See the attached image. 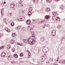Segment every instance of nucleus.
I'll list each match as a JSON object with an SVG mask.
<instances>
[{
    "instance_id": "ddd939ff",
    "label": "nucleus",
    "mask_w": 65,
    "mask_h": 65,
    "mask_svg": "<svg viewBox=\"0 0 65 65\" xmlns=\"http://www.w3.org/2000/svg\"><path fill=\"white\" fill-rule=\"evenodd\" d=\"M55 19L57 21H59L60 20V19L58 17H56L55 18Z\"/></svg>"
},
{
    "instance_id": "4c0bfd02",
    "label": "nucleus",
    "mask_w": 65,
    "mask_h": 65,
    "mask_svg": "<svg viewBox=\"0 0 65 65\" xmlns=\"http://www.w3.org/2000/svg\"><path fill=\"white\" fill-rule=\"evenodd\" d=\"M22 1H20L19 2V4H21V3H22Z\"/></svg>"
},
{
    "instance_id": "20e7f679",
    "label": "nucleus",
    "mask_w": 65,
    "mask_h": 65,
    "mask_svg": "<svg viewBox=\"0 0 65 65\" xmlns=\"http://www.w3.org/2000/svg\"><path fill=\"white\" fill-rule=\"evenodd\" d=\"M18 19L19 21H23V20H24V17L23 16H20V17L19 19Z\"/></svg>"
},
{
    "instance_id": "9d476101",
    "label": "nucleus",
    "mask_w": 65,
    "mask_h": 65,
    "mask_svg": "<svg viewBox=\"0 0 65 65\" xmlns=\"http://www.w3.org/2000/svg\"><path fill=\"white\" fill-rule=\"evenodd\" d=\"M50 10L51 9H50V8H46V11L47 12H49V11H50Z\"/></svg>"
},
{
    "instance_id": "680f3d73",
    "label": "nucleus",
    "mask_w": 65,
    "mask_h": 65,
    "mask_svg": "<svg viewBox=\"0 0 65 65\" xmlns=\"http://www.w3.org/2000/svg\"><path fill=\"white\" fill-rule=\"evenodd\" d=\"M48 26H50V25H48Z\"/></svg>"
},
{
    "instance_id": "58836bf2",
    "label": "nucleus",
    "mask_w": 65,
    "mask_h": 65,
    "mask_svg": "<svg viewBox=\"0 0 65 65\" xmlns=\"http://www.w3.org/2000/svg\"><path fill=\"white\" fill-rule=\"evenodd\" d=\"M14 62V61H11V63H12V64H14V62Z\"/></svg>"
},
{
    "instance_id": "338daca9",
    "label": "nucleus",
    "mask_w": 65,
    "mask_h": 65,
    "mask_svg": "<svg viewBox=\"0 0 65 65\" xmlns=\"http://www.w3.org/2000/svg\"><path fill=\"white\" fill-rule=\"evenodd\" d=\"M42 59H43V58H42Z\"/></svg>"
},
{
    "instance_id": "e433bc0d",
    "label": "nucleus",
    "mask_w": 65,
    "mask_h": 65,
    "mask_svg": "<svg viewBox=\"0 0 65 65\" xmlns=\"http://www.w3.org/2000/svg\"><path fill=\"white\" fill-rule=\"evenodd\" d=\"M58 28H61V26L60 25H59L58 26Z\"/></svg>"
},
{
    "instance_id": "1a4fd4ad",
    "label": "nucleus",
    "mask_w": 65,
    "mask_h": 65,
    "mask_svg": "<svg viewBox=\"0 0 65 65\" xmlns=\"http://www.w3.org/2000/svg\"><path fill=\"white\" fill-rule=\"evenodd\" d=\"M28 11H29V12H30V13H31V12L32 11V8L31 7H30L29 8Z\"/></svg>"
},
{
    "instance_id": "c9c22d12",
    "label": "nucleus",
    "mask_w": 65,
    "mask_h": 65,
    "mask_svg": "<svg viewBox=\"0 0 65 65\" xmlns=\"http://www.w3.org/2000/svg\"><path fill=\"white\" fill-rule=\"evenodd\" d=\"M1 14H2L1 16L2 17V16H3V15H4V13H1Z\"/></svg>"
},
{
    "instance_id": "39448f33",
    "label": "nucleus",
    "mask_w": 65,
    "mask_h": 65,
    "mask_svg": "<svg viewBox=\"0 0 65 65\" xmlns=\"http://www.w3.org/2000/svg\"><path fill=\"white\" fill-rule=\"evenodd\" d=\"M56 31L55 30H53L52 31V34L53 36H55V35L56 34Z\"/></svg>"
},
{
    "instance_id": "2f4dec72",
    "label": "nucleus",
    "mask_w": 65,
    "mask_h": 65,
    "mask_svg": "<svg viewBox=\"0 0 65 65\" xmlns=\"http://www.w3.org/2000/svg\"><path fill=\"white\" fill-rule=\"evenodd\" d=\"M61 40H62V41H63V40H64V37L62 38L61 39Z\"/></svg>"
},
{
    "instance_id": "5fc2aeb1",
    "label": "nucleus",
    "mask_w": 65,
    "mask_h": 65,
    "mask_svg": "<svg viewBox=\"0 0 65 65\" xmlns=\"http://www.w3.org/2000/svg\"><path fill=\"white\" fill-rule=\"evenodd\" d=\"M3 20H6V18L4 19Z\"/></svg>"
},
{
    "instance_id": "5701e85b",
    "label": "nucleus",
    "mask_w": 65,
    "mask_h": 65,
    "mask_svg": "<svg viewBox=\"0 0 65 65\" xmlns=\"http://www.w3.org/2000/svg\"><path fill=\"white\" fill-rule=\"evenodd\" d=\"M30 55H31V53H29V54H28V58H30Z\"/></svg>"
},
{
    "instance_id": "3c124183",
    "label": "nucleus",
    "mask_w": 65,
    "mask_h": 65,
    "mask_svg": "<svg viewBox=\"0 0 65 65\" xmlns=\"http://www.w3.org/2000/svg\"><path fill=\"white\" fill-rule=\"evenodd\" d=\"M10 56H9L8 57V58H10Z\"/></svg>"
},
{
    "instance_id": "4d7b16f0",
    "label": "nucleus",
    "mask_w": 65,
    "mask_h": 65,
    "mask_svg": "<svg viewBox=\"0 0 65 65\" xmlns=\"http://www.w3.org/2000/svg\"><path fill=\"white\" fill-rule=\"evenodd\" d=\"M44 60H43V62H44Z\"/></svg>"
},
{
    "instance_id": "f3484780",
    "label": "nucleus",
    "mask_w": 65,
    "mask_h": 65,
    "mask_svg": "<svg viewBox=\"0 0 65 65\" xmlns=\"http://www.w3.org/2000/svg\"><path fill=\"white\" fill-rule=\"evenodd\" d=\"M17 44L18 45H20V46H22L23 45V44L22 43H17Z\"/></svg>"
},
{
    "instance_id": "6e6552de",
    "label": "nucleus",
    "mask_w": 65,
    "mask_h": 65,
    "mask_svg": "<svg viewBox=\"0 0 65 65\" xmlns=\"http://www.w3.org/2000/svg\"><path fill=\"white\" fill-rule=\"evenodd\" d=\"M52 14L53 15H58V13L56 12H53L52 13Z\"/></svg>"
},
{
    "instance_id": "f704fd0d",
    "label": "nucleus",
    "mask_w": 65,
    "mask_h": 65,
    "mask_svg": "<svg viewBox=\"0 0 65 65\" xmlns=\"http://www.w3.org/2000/svg\"><path fill=\"white\" fill-rule=\"evenodd\" d=\"M4 10V9H2L1 11V13H2V12H3Z\"/></svg>"
},
{
    "instance_id": "774afa93",
    "label": "nucleus",
    "mask_w": 65,
    "mask_h": 65,
    "mask_svg": "<svg viewBox=\"0 0 65 65\" xmlns=\"http://www.w3.org/2000/svg\"><path fill=\"white\" fill-rule=\"evenodd\" d=\"M28 51V52H29V51Z\"/></svg>"
},
{
    "instance_id": "9b49d317",
    "label": "nucleus",
    "mask_w": 65,
    "mask_h": 65,
    "mask_svg": "<svg viewBox=\"0 0 65 65\" xmlns=\"http://www.w3.org/2000/svg\"><path fill=\"white\" fill-rule=\"evenodd\" d=\"M26 23L28 25H30L31 23V21H29V20H27L26 21Z\"/></svg>"
},
{
    "instance_id": "09e8293b",
    "label": "nucleus",
    "mask_w": 65,
    "mask_h": 65,
    "mask_svg": "<svg viewBox=\"0 0 65 65\" xmlns=\"http://www.w3.org/2000/svg\"><path fill=\"white\" fill-rule=\"evenodd\" d=\"M22 59V58H20L19 59V60H21V59Z\"/></svg>"
},
{
    "instance_id": "69168bd1",
    "label": "nucleus",
    "mask_w": 65,
    "mask_h": 65,
    "mask_svg": "<svg viewBox=\"0 0 65 65\" xmlns=\"http://www.w3.org/2000/svg\"><path fill=\"white\" fill-rule=\"evenodd\" d=\"M33 21H34V20H33Z\"/></svg>"
},
{
    "instance_id": "f03ea898",
    "label": "nucleus",
    "mask_w": 65,
    "mask_h": 65,
    "mask_svg": "<svg viewBox=\"0 0 65 65\" xmlns=\"http://www.w3.org/2000/svg\"><path fill=\"white\" fill-rule=\"evenodd\" d=\"M15 5L14 4V3H12L10 4V7L11 8H14Z\"/></svg>"
},
{
    "instance_id": "aec40b11",
    "label": "nucleus",
    "mask_w": 65,
    "mask_h": 65,
    "mask_svg": "<svg viewBox=\"0 0 65 65\" xmlns=\"http://www.w3.org/2000/svg\"><path fill=\"white\" fill-rule=\"evenodd\" d=\"M46 24H44L43 26V28L44 29V28H45V27H46Z\"/></svg>"
},
{
    "instance_id": "412c9836",
    "label": "nucleus",
    "mask_w": 65,
    "mask_h": 65,
    "mask_svg": "<svg viewBox=\"0 0 65 65\" xmlns=\"http://www.w3.org/2000/svg\"><path fill=\"white\" fill-rule=\"evenodd\" d=\"M23 53H21L20 55V57H23Z\"/></svg>"
},
{
    "instance_id": "393cba45",
    "label": "nucleus",
    "mask_w": 65,
    "mask_h": 65,
    "mask_svg": "<svg viewBox=\"0 0 65 65\" xmlns=\"http://www.w3.org/2000/svg\"><path fill=\"white\" fill-rule=\"evenodd\" d=\"M5 30H6V31H7V32H8V33H9V32H10V29H8V30H6V29H5Z\"/></svg>"
},
{
    "instance_id": "cd10ccee",
    "label": "nucleus",
    "mask_w": 65,
    "mask_h": 65,
    "mask_svg": "<svg viewBox=\"0 0 65 65\" xmlns=\"http://www.w3.org/2000/svg\"><path fill=\"white\" fill-rule=\"evenodd\" d=\"M15 49L14 48H13L12 50V51L13 52H15Z\"/></svg>"
},
{
    "instance_id": "7c9ffc66",
    "label": "nucleus",
    "mask_w": 65,
    "mask_h": 65,
    "mask_svg": "<svg viewBox=\"0 0 65 65\" xmlns=\"http://www.w3.org/2000/svg\"><path fill=\"white\" fill-rule=\"evenodd\" d=\"M2 34H0V38L2 37Z\"/></svg>"
},
{
    "instance_id": "6e6d98bb",
    "label": "nucleus",
    "mask_w": 65,
    "mask_h": 65,
    "mask_svg": "<svg viewBox=\"0 0 65 65\" xmlns=\"http://www.w3.org/2000/svg\"><path fill=\"white\" fill-rule=\"evenodd\" d=\"M55 18V17H53V18H52V19H54Z\"/></svg>"
},
{
    "instance_id": "423d86ee",
    "label": "nucleus",
    "mask_w": 65,
    "mask_h": 65,
    "mask_svg": "<svg viewBox=\"0 0 65 65\" xmlns=\"http://www.w3.org/2000/svg\"><path fill=\"white\" fill-rule=\"evenodd\" d=\"M42 51L43 52V53H45L46 52V49H45V48H44V47H43Z\"/></svg>"
},
{
    "instance_id": "c03bdc74",
    "label": "nucleus",
    "mask_w": 65,
    "mask_h": 65,
    "mask_svg": "<svg viewBox=\"0 0 65 65\" xmlns=\"http://www.w3.org/2000/svg\"><path fill=\"white\" fill-rule=\"evenodd\" d=\"M63 63H65V60L63 61Z\"/></svg>"
},
{
    "instance_id": "8fccbe9b",
    "label": "nucleus",
    "mask_w": 65,
    "mask_h": 65,
    "mask_svg": "<svg viewBox=\"0 0 65 65\" xmlns=\"http://www.w3.org/2000/svg\"><path fill=\"white\" fill-rule=\"evenodd\" d=\"M59 59H57V61H59Z\"/></svg>"
},
{
    "instance_id": "13d9d810",
    "label": "nucleus",
    "mask_w": 65,
    "mask_h": 65,
    "mask_svg": "<svg viewBox=\"0 0 65 65\" xmlns=\"http://www.w3.org/2000/svg\"><path fill=\"white\" fill-rule=\"evenodd\" d=\"M52 61H53V59H52Z\"/></svg>"
},
{
    "instance_id": "37998d69",
    "label": "nucleus",
    "mask_w": 65,
    "mask_h": 65,
    "mask_svg": "<svg viewBox=\"0 0 65 65\" xmlns=\"http://www.w3.org/2000/svg\"><path fill=\"white\" fill-rule=\"evenodd\" d=\"M37 0H33V1L34 2H35V1H36Z\"/></svg>"
},
{
    "instance_id": "a19ab883",
    "label": "nucleus",
    "mask_w": 65,
    "mask_h": 65,
    "mask_svg": "<svg viewBox=\"0 0 65 65\" xmlns=\"http://www.w3.org/2000/svg\"><path fill=\"white\" fill-rule=\"evenodd\" d=\"M41 39L42 40H43V39H43V37L41 38Z\"/></svg>"
},
{
    "instance_id": "473e14b6",
    "label": "nucleus",
    "mask_w": 65,
    "mask_h": 65,
    "mask_svg": "<svg viewBox=\"0 0 65 65\" xmlns=\"http://www.w3.org/2000/svg\"><path fill=\"white\" fill-rule=\"evenodd\" d=\"M7 48H8V49H10V47L8 46H7Z\"/></svg>"
},
{
    "instance_id": "b1692460",
    "label": "nucleus",
    "mask_w": 65,
    "mask_h": 65,
    "mask_svg": "<svg viewBox=\"0 0 65 65\" xmlns=\"http://www.w3.org/2000/svg\"><path fill=\"white\" fill-rule=\"evenodd\" d=\"M46 1H47V2H48V3H50L52 1V0H46Z\"/></svg>"
},
{
    "instance_id": "c85d7f7f",
    "label": "nucleus",
    "mask_w": 65,
    "mask_h": 65,
    "mask_svg": "<svg viewBox=\"0 0 65 65\" xmlns=\"http://www.w3.org/2000/svg\"><path fill=\"white\" fill-rule=\"evenodd\" d=\"M60 8L61 9H63V6H61L60 7Z\"/></svg>"
},
{
    "instance_id": "e2e57ef3",
    "label": "nucleus",
    "mask_w": 65,
    "mask_h": 65,
    "mask_svg": "<svg viewBox=\"0 0 65 65\" xmlns=\"http://www.w3.org/2000/svg\"><path fill=\"white\" fill-rule=\"evenodd\" d=\"M59 62H60V63H61V61H60Z\"/></svg>"
},
{
    "instance_id": "6ab92c4d",
    "label": "nucleus",
    "mask_w": 65,
    "mask_h": 65,
    "mask_svg": "<svg viewBox=\"0 0 65 65\" xmlns=\"http://www.w3.org/2000/svg\"><path fill=\"white\" fill-rule=\"evenodd\" d=\"M11 16H12V14L11 13H9V14H8V16L9 17H11Z\"/></svg>"
},
{
    "instance_id": "0e129e2a",
    "label": "nucleus",
    "mask_w": 65,
    "mask_h": 65,
    "mask_svg": "<svg viewBox=\"0 0 65 65\" xmlns=\"http://www.w3.org/2000/svg\"><path fill=\"white\" fill-rule=\"evenodd\" d=\"M48 48V50H49V48Z\"/></svg>"
},
{
    "instance_id": "dca6fc26",
    "label": "nucleus",
    "mask_w": 65,
    "mask_h": 65,
    "mask_svg": "<svg viewBox=\"0 0 65 65\" xmlns=\"http://www.w3.org/2000/svg\"><path fill=\"white\" fill-rule=\"evenodd\" d=\"M12 37H15L16 36V34L15 33H13L12 34Z\"/></svg>"
},
{
    "instance_id": "864d4df0",
    "label": "nucleus",
    "mask_w": 65,
    "mask_h": 65,
    "mask_svg": "<svg viewBox=\"0 0 65 65\" xmlns=\"http://www.w3.org/2000/svg\"><path fill=\"white\" fill-rule=\"evenodd\" d=\"M31 33L32 34H33V33H34V32H32Z\"/></svg>"
},
{
    "instance_id": "f8f14e48",
    "label": "nucleus",
    "mask_w": 65,
    "mask_h": 65,
    "mask_svg": "<svg viewBox=\"0 0 65 65\" xmlns=\"http://www.w3.org/2000/svg\"><path fill=\"white\" fill-rule=\"evenodd\" d=\"M13 56L15 58H17L18 57V55L15 54L13 55Z\"/></svg>"
},
{
    "instance_id": "f257e3e1",
    "label": "nucleus",
    "mask_w": 65,
    "mask_h": 65,
    "mask_svg": "<svg viewBox=\"0 0 65 65\" xmlns=\"http://www.w3.org/2000/svg\"><path fill=\"white\" fill-rule=\"evenodd\" d=\"M35 37L34 36H32L30 38H29L28 40L27 39H23V41L24 43H27L28 42L29 44L30 45H33V44H34V43H35L36 41L34 39V38H35Z\"/></svg>"
},
{
    "instance_id": "49530a36",
    "label": "nucleus",
    "mask_w": 65,
    "mask_h": 65,
    "mask_svg": "<svg viewBox=\"0 0 65 65\" xmlns=\"http://www.w3.org/2000/svg\"><path fill=\"white\" fill-rule=\"evenodd\" d=\"M21 6H23V4H21Z\"/></svg>"
},
{
    "instance_id": "bb28decb",
    "label": "nucleus",
    "mask_w": 65,
    "mask_h": 65,
    "mask_svg": "<svg viewBox=\"0 0 65 65\" xmlns=\"http://www.w3.org/2000/svg\"><path fill=\"white\" fill-rule=\"evenodd\" d=\"M4 48V46H1L0 47V50H1V49L2 50L3 49V48Z\"/></svg>"
},
{
    "instance_id": "de8ad7c7",
    "label": "nucleus",
    "mask_w": 65,
    "mask_h": 65,
    "mask_svg": "<svg viewBox=\"0 0 65 65\" xmlns=\"http://www.w3.org/2000/svg\"><path fill=\"white\" fill-rule=\"evenodd\" d=\"M6 4V2H4V4Z\"/></svg>"
},
{
    "instance_id": "a878e982",
    "label": "nucleus",
    "mask_w": 65,
    "mask_h": 65,
    "mask_svg": "<svg viewBox=\"0 0 65 65\" xmlns=\"http://www.w3.org/2000/svg\"><path fill=\"white\" fill-rule=\"evenodd\" d=\"M20 31H24V28L21 27L20 29Z\"/></svg>"
},
{
    "instance_id": "79ce46f5",
    "label": "nucleus",
    "mask_w": 65,
    "mask_h": 65,
    "mask_svg": "<svg viewBox=\"0 0 65 65\" xmlns=\"http://www.w3.org/2000/svg\"><path fill=\"white\" fill-rule=\"evenodd\" d=\"M28 15H29V16H31V14H29V13H28Z\"/></svg>"
},
{
    "instance_id": "4be33fe9",
    "label": "nucleus",
    "mask_w": 65,
    "mask_h": 65,
    "mask_svg": "<svg viewBox=\"0 0 65 65\" xmlns=\"http://www.w3.org/2000/svg\"><path fill=\"white\" fill-rule=\"evenodd\" d=\"M11 26H12V27H13V26L14 25V24L13 23H11Z\"/></svg>"
},
{
    "instance_id": "2eb2a0df",
    "label": "nucleus",
    "mask_w": 65,
    "mask_h": 65,
    "mask_svg": "<svg viewBox=\"0 0 65 65\" xmlns=\"http://www.w3.org/2000/svg\"><path fill=\"white\" fill-rule=\"evenodd\" d=\"M15 42V41H14V40H11V41L10 42V43H11V44H13V43H14Z\"/></svg>"
},
{
    "instance_id": "a18cd8bd",
    "label": "nucleus",
    "mask_w": 65,
    "mask_h": 65,
    "mask_svg": "<svg viewBox=\"0 0 65 65\" xmlns=\"http://www.w3.org/2000/svg\"><path fill=\"white\" fill-rule=\"evenodd\" d=\"M55 1H59V0H55Z\"/></svg>"
},
{
    "instance_id": "ea45409f",
    "label": "nucleus",
    "mask_w": 65,
    "mask_h": 65,
    "mask_svg": "<svg viewBox=\"0 0 65 65\" xmlns=\"http://www.w3.org/2000/svg\"><path fill=\"white\" fill-rule=\"evenodd\" d=\"M25 13V11H22V13L23 14H24Z\"/></svg>"
},
{
    "instance_id": "a211bd4d",
    "label": "nucleus",
    "mask_w": 65,
    "mask_h": 65,
    "mask_svg": "<svg viewBox=\"0 0 65 65\" xmlns=\"http://www.w3.org/2000/svg\"><path fill=\"white\" fill-rule=\"evenodd\" d=\"M17 28L18 29H19L20 30H21V28H22V27L21 26H20L17 27Z\"/></svg>"
},
{
    "instance_id": "603ef678",
    "label": "nucleus",
    "mask_w": 65,
    "mask_h": 65,
    "mask_svg": "<svg viewBox=\"0 0 65 65\" xmlns=\"http://www.w3.org/2000/svg\"><path fill=\"white\" fill-rule=\"evenodd\" d=\"M63 21H65V18H64V19Z\"/></svg>"
},
{
    "instance_id": "4468645a",
    "label": "nucleus",
    "mask_w": 65,
    "mask_h": 65,
    "mask_svg": "<svg viewBox=\"0 0 65 65\" xmlns=\"http://www.w3.org/2000/svg\"><path fill=\"white\" fill-rule=\"evenodd\" d=\"M44 20H41L40 22H39L40 24H44Z\"/></svg>"
},
{
    "instance_id": "bf43d9fd",
    "label": "nucleus",
    "mask_w": 65,
    "mask_h": 65,
    "mask_svg": "<svg viewBox=\"0 0 65 65\" xmlns=\"http://www.w3.org/2000/svg\"><path fill=\"white\" fill-rule=\"evenodd\" d=\"M25 31H26V30H25Z\"/></svg>"
},
{
    "instance_id": "7ed1b4c3",
    "label": "nucleus",
    "mask_w": 65,
    "mask_h": 65,
    "mask_svg": "<svg viewBox=\"0 0 65 65\" xmlns=\"http://www.w3.org/2000/svg\"><path fill=\"white\" fill-rule=\"evenodd\" d=\"M6 55V53L4 52H3L2 53L1 56L2 57H4Z\"/></svg>"
},
{
    "instance_id": "c756f323",
    "label": "nucleus",
    "mask_w": 65,
    "mask_h": 65,
    "mask_svg": "<svg viewBox=\"0 0 65 65\" xmlns=\"http://www.w3.org/2000/svg\"><path fill=\"white\" fill-rule=\"evenodd\" d=\"M33 27V25H30V26H29V27H31V28H32Z\"/></svg>"
},
{
    "instance_id": "052dcab7",
    "label": "nucleus",
    "mask_w": 65,
    "mask_h": 65,
    "mask_svg": "<svg viewBox=\"0 0 65 65\" xmlns=\"http://www.w3.org/2000/svg\"><path fill=\"white\" fill-rule=\"evenodd\" d=\"M36 1H37V0H36V1H36V2H36Z\"/></svg>"
},
{
    "instance_id": "0eeeda50",
    "label": "nucleus",
    "mask_w": 65,
    "mask_h": 65,
    "mask_svg": "<svg viewBox=\"0 0 65 65\" xmlns=\"http://www.w3.org/2000/svg\"><path fill=\"white\" fill-rule=\"evenodd\" d=\"M50 17V15H46L45 16V18L46 19H48Z\"/></svg>"
},
{
    "instance_id": "72a5a7b5",
    "label": "nucleus",
    "mask_w": 65,
    "mask_h": 65,
    "mask_svg": "<svg viewBox=\"0 0 65 65\" xmlns=\"http://www.w3.org/2000/svg\"><path fill=\"white\" fill-rule=\"evenodd\" d=\"M46 63H50V61L48 60H47L46 61Z\"/></svg>"
}]
</instances>
